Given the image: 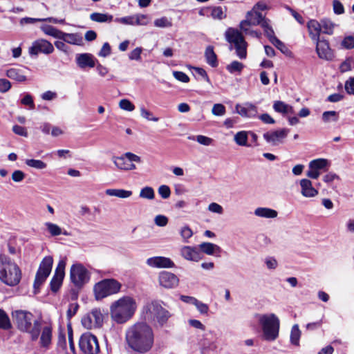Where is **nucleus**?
Wrapping results in <instances>:
<instances>
[{
	"mask_svg": "<svg viewBox=\"0 0 354 354\" xmlns=\"http://www.w3.org/2000/svg\"><path fill=\"white\" fill-rule=\"evenodd\" d=\"M180 234L183 240V242L187 243L188 239L192 236L193 232L189 226L185 225L180 229Z\"/></svg>",
	"mask_w": 354,
	"mask_h": 354,
	"instance_id": "3c124183",
	"label": "nucleus"
},
{
	"mask_svg": "<svg viewBox=\"0 0 354 354\" xmlns=\"http://www.w3.org/2000/svg\"><path fill=\"white\" fill-rule=\"evenodd\" d=\"M140 115L142 118L147 119V120L158 122L159 118L157 117H153V113L146 109L145 107L140 108Z\"/></svg>",
	"mask_w": 354,
	"mask_h": 354,
	"instance_id": "13d9d810",
	"label": "nucleus"
},
{
	"mask_svg": "<svg viewBox=\"0 0 354 354\" xmlns=\"http://www.w3.org/2000/svg\"><path fill=\"white\" fill-rule=\"evenodd\" d=\"M119 106L121 109L127 111H133L135 109L134 104L127 99H122L119 102Z\"/></svg>",
	"mask_w": 354,
	"mask_h": 354,
	"instance_id": "6e6d98bb",
	"label": "nucleus"
},
{
	"mask_svg": "<svg viewBox=\"0 0 354 354\" xmlns=\"http://www.w3.org/2000/svg\"><path fill=\"white\" fill-rule=\"evenodd\" d=\"M226 41L234 46L237 57L241 59L247 57L248 43L245 41L242 30L234 28H228L225 32Z\"/></svg>",
	"mask_w": 354,
	"mask_h": 354,
	"instance_id": "423d86ee",
	"label": "nucleus"
},
{
	"mask_svg": "<svg viewBox=\"0 0 354 354\" xmlns=\"http://www.w3.org/2000/svg\"><path fill=\"white\" fill-rule=\"evenodd\" d=\"M266 19L258 11H249L246 14V19L239 24V28L242 31H248V27L261 25Z\"/></svg>",
	"mask_w": 354,
	"mask_h": 354,
	"instance_id": "4468645a",
	"label": "nucleus"
},
{
	"mask_svg": "<svg viewBox=\"0 0 354 354\" xmlns=\"http://www.w3.org/2000/svg\"><path fill=\"white\" fill-rule=\"evenodd\" d=\"M150 317L153 315L160 324H165L171 317V313L164 308L158 301H152L147 306Z\"/></svg>",
	"mask_w": 354,
	"mask_h": 354,
	"instance_id": "ddd939ff",
	"label": "nucleus"
},
{
	"mask_svg": "<svg viewBox=\"0 0 354 354\" xmlns=\"http://www.w3.org/2000/svg\"><path fill=\"white\" fill-rule=\"evenodd\" d=\"M307 28L309 36L313 41L319 39L320 33L322 32L320 22L315 19H310L307 23Z\"/></svg>",
	"mask_w": 354,
	"mask_h": 354,
	"instance_id": "a878e982",
	"label": "nucleus"
},
{
	"mask_svg": "<svg viewBox=\"0 0 354 354\" xmlns=\"http://www.w3.org/2000/svg\"><path fill=\"white\" fill-rule=\"evenodd\" d=\"M342 46L346 49H352L354 48V37L347 36L342 41Z\"/></svg>",
	"mask_w": 354,
	"mask_h": 354,
	"instance_id": "680f3d73",
	"label": "nucleus"
},
{
	"mask_svg": "<svg viewBox=\"0 0 354 354\" xmlns=\"http://www.w3.org/2000/svg\"><path fill=\"white\" fill-rule=\"evenodd\" d=\"M301 186V194L306 198L315 197L318 191L313 187L312 182L306 178L301 179L299 182Z\"/></svg>",
	"mask_w": 354,
	"mask_h": 354,
	"instance_id": "5701e85b",
	"label": "nucleus"
},
{
	"mask_svg": "<svg viewBox=\"0 0 354 354\" xmlns=\"http://www.w3.org/2000/svg\"><path fill=\"white\" fill-rule=\"evenodd\" d=\"M79 346L80 350L85 354H97L100 351L97 337L90 333H84L80 337Z\"/></svg>",
	"mask_w": 354,
	"mask_h": 354,
	"instance_id": "9d476101",
	"label": "nucleus"
},
{
	"mask_svg": "<svg viewBox=\"0 0 354 354\" xmlns=\"http://www.w3.org/2000/svg\"><path fill=\"white\" fill-rule=\"evenodd\" d=\"M212 17L214 19H222L225 17L221 7H215L212 10Z\"/></svg>",
	"mask_w": 354,
	"mask_h": 354,
	"instance_id": "338daca9",
	"label": "nucleus"
},
{
	"mask_svg": "<svg viewBox=\"0 0 354 354\" xmlns=\"http://www.w3.org/2000/svg\"><path fill=\"white\" fill-rule=\"evenodd\" d=\"M12 328L10 319L7 313L0 308V328L9 330Z\"/></svg>",
	"mask_w": 354,
	"mask_h": 354,
	"instance_id": "e433bc0d",
	"label": "nucleus"
},
{
	"mask_svg": "<svg viewBox=\"0 0 354 354\" xmlns=\"http://www.w3.org/2000/svg\"><path fill=\"white\" fill-rule=\"evenodd\" d=\"M11 315L19 330L28 333L32 341L38 339L41 332V322L35 319L30 312L24 310H15L12 312Z\"/></svg>",
	"mask_w": 354,
	"mask_h": 354,
	"instance_id": "f03ea898",
	"label": "nucleus"
},
{
	"mask_svg": "<svg viewBox=\"0 0 354 354\" xmlns=\"http://www.w3.org/2000/svg\"><path fill=\"white\" fill-rule=\"evenodd\" d=\"M59 39L72 45H82L83 39L80 33H66L62 32Z\"/></svg>",
	"mask_w": 354,
	"mask_h": 354,
	"instance_id": "bb28decb",
	"label": "nucleus"
},
{
	"mask_svg": "<svg viewBox=\"0 0 354 354\" xmlns=\"http://www.w3.org/2000/svg\"><path fill=\"white\" fill-rule=\"evenodd\" d=\"M333 11L336 15H342L344 13V8L342 3L338 0H333Z\"/></svg>",
	"mask_w": 354,
	"mask_h": 354,
	"instance_id": "69168bd1",
	"label": "nucleus"
},
{
	"mask_svg": "<svg viewBox=\"0 0 354 354\" xmlns=\"http://www.w3.org/2000/svg\"><path fill=\"white\" fill-rule=\"evenodd\" d=\"M198 247L203 253L207 255H214L216 253H220L221 251L218 245L209 242H203Z\"/></svg>",
	"mask_w": 354,
	"mask_h": 354,
	"instance_id": "c85d7f7f",
	"label": "nucleus"
},
{
	"mask_svg": "<svg viewBox=\"0 0 354 354\" xmlns=\"http://www.w3.org/2000/svg\"><path fill=\"white\" fill-rule=\"evenodd\" d=\"M113 162L115 166L120 170L131 171L136 169V166L133 162L140 163L141 158L131 152H126L121 156H113Z\"/></svg>",
	"mask_w": 354,
	"mask_h": 354,
	"instance_id": "6e6552de",
	"label": "nucleus"
},
{
	"mask_svg": "<svg viewBox=\"0 0 354 354\" xmlns=\"http://www.w3.org/2000/svg\"><path fill=\"white\" fill-rule=\"evenodd\" d=\"M205 57L208 64L212 67H216L218 65L217 56L214 51L212 46L207 47L205 52Z\"/></svg>",
	"mask_w": 354,
	"mask_h": 354,
	"instance_id": "72a5a7b5",
	"label": "nucleus"
},
{
	"mask_svg": "<svg viewBox=\"0 0 354 354\" xmlns=\"http://www.w3.org/2000/svg\"><path fill=\"white\" fill-rule=\"evenodd\" d=\"M174 77L180 82L187 83L189 82V77L187 74L182 71H174Z\"/></svg>",
	"mask_w": 354,
	"mask_h": 354,
	"instance_id": "0e129e2a",
	"label": "nucleus"
},
{
	"mask_svg": "<svg viewBox=\"0 0 354 354\" xmlns=\"http://www.w3.org/2000/svg\"><path fill=\"white\" fill-rule=\"evenodd\" d=\"M345 90L348 94L354 95V77H350L345 82Z\"/></svg>",
	"mask_w": 354,
	"mask_h": 354,
	"instance_id": "774afa93",
	"label": "nucleus"
},
{
	"mask_svg": "<svg viewBox=\"0 0 354 354\" xmlns=\"http://www.w3.org/2000/svg\"><path fill=\"white\" fill-rule=\"evenodd\" d=\"M114 21L117 23L124 25L134 26L133 15L115 18Z\"/></svg>",
	"mask_w": 354,
	"mask_h": 354,
	"instance_id": "052dcab7",
	"label": "nucleus"
},
{
	"mask_svg": "<svg viewBox=\"0 0 354 354\" xmlns=\"http://www.w3.org/2000/svg\"><path fill=\"white\" fill-rule=\"evenodd\" d=\"M180 254L188 261H198L202 259L201 252L196 247L183 246L180 249Z\"/></svg>",
	"mask_w": 354,
	"mask_h": 354,
	"instance_id": "4be33fe9",
	"label": "nucleus"
},
{
	"mask_svg": "<svg viewBox=\"0 0 354 354\" xmlns=\"http://www.w3.org/2000/svg\"><path fill=\"white\" fill-rule=\"evenodd\" d=\"M54 51L53 44L46 39H37L35 41L29 48L31 55H37L39 53L49 55Z\"/></svg>",
	"mask_w": 354,
	"mask_h": 354,
	"instance_id": "2eb2a0df",
	"label": "nucleus"
},
{
	"mask_svg": "<svg viewBox=\"0 0 354 354\" xmlns=\"http://www.w3.org/2000/svg\"><path fill=\"white\" fill-rule=\"evenodd\" d=\"M103 323V314L100 308H94L82 319L83 326L87 329L97 328Z\"/></svg>",
	"mask_w": 354,
	"mask_h": 354,
	"instance_id": "f8f14e48",
	"label": "nucleus"
},
{
	"mask_svg": "<svg viewBox=\"0 0 354 354\" xmlns=\"http://www.w3.org/2000/svg\"><path fill=\"white\" fill-rule=\"evenodd\" d=\"M136 309L135 299L130 296H124L111 304V317L118 324H124L132 318Z\"/></svg>",
	"mask_w": 354,
	"mask_h": 354,
	"instance_id": "7ed1b4c3",
	"label": "nucleus"
},
{
	"mask_svg": "<svg viewBox=\"0 0 354 354\" xmlns=\"http://www.w3.org/2000/svg\"><path fill=\"white\" fill-rule=\"evenodd\" d=\"M154 25L158 28H167L171 27L172 24L169 21L167 17H163L160 19H157L154 21Z\"/></svg>",
	"mask_w": 354,
	"mask_h": 354,
	"instance_id": "4d7b16f0",
	"label": "nucleus"
},
{
	"mask_svg": "<svg viewBox=\"0 0 354 354\" xmlns=\"http://www.w3.org/2000/svg\"><path fill=\"white\" fill-rule=\"evenodd\" d=\"M149 19L147 15L137 14L133 15L134 26H146L148 24Z\"/></svg>",
	"mask_w": 354,
	"mask_h": 354,
	"instance_id": "09e8293b",
	"label": "nucleus"
},
{
	"mask_svg": "<svg viewBox=\"0 0 354 354\" xmlns=\"http://www.w3.org/2000/svg\"><path fill=\"white\" fill-rule=\"evenodd\" d=\"M121 287V283L114 279H103L95 283L93 287L95 298L100 300L116 294L120 292Z\"/></svg>",
	"mask_w": 354,
	"mask_h": 354,
	"instance_id": "0eeeda50",
	"label": "nucleus"
},
{
	"mask_svg": "<svg viewBox=\"0 0 354 354\" xmlns=\"http://www.w3.org/2000/svg\"><path fill=\"white\" fill-rule=\"evenodd\" d=\"M65 266L66 261L60 260L56 268L55 275L50 281L51 290L53 292H56L62 285L64 277Z\"/></svg>",
	"mask_w": 354,
	"mask_h": 354,
	"instance_id": "a211bd4d",
	"label": "nucleus"
},
{
	"mask_svg": "<svg viewBox=\"0 0 354 354\" xmlns=\"http://www.w3.org/2000/svg\"><path fill=\"white\" fill-rule=\"evenodd\" d=\"M26 177V174L21 170H15L12 172L11 178L15 183L22 182Z\"/></svg>",
	"mask_w": 354,
	"mask_h": 354,
	"instance_id": "bf43d9fd",
	"label": "nucleus"
},
{
	"mask_svg": "<svg viewBox=\"0 0 354 354\" xmlns=\"http://www.w3.org/2000/svg\"><path fill=\"white\" fill-rule=\"evenodd\" d=\"M244 68V65L238 61H233L226 66V69L230 73H241Z\"/></svg>",
	"mask_w": 354,
	"mask_h": 354,
	"instance_id": "79ce46f5",
	"label": "nucleus"
},
{
	"mask_svg": "<svg viewBox=\"0 0 354 354\" xmlns=\"http://www.w3.org/2000/svg\"><path fill=\"white\" fill-rule=\"evenodd\" d=\"M21 278L19 267L9 257L0 255V280L8 286H14L19 283Z\"/></svg>",
	"mask_w": 354,
	"mask_h": 354,
	"instance_id": "20e7f679",
	"label": "nucleus"
},
{
	"mask_svg": "<svg viewBox=\"0 0 354 354\" xmlns=\"http://www.w3.org/2000/svg\"><path fill=\"white\" fill-rule=\"evenodd\" d=\"M316 43V52L320 59L326 60H331L333 54L330 48L329 43L326 39H318L315 41Z\"/></svg>",
	"mask_w": 354,
	"mask_h": 354,
	"instance_id": "f3484780",
	"label": "nucleus"
},
{
	"mask_svg": "<svg viewBox=\"0 0 354 354\" xmlns=\"http://www.w3.org/2000/svg\"><path fill=\"white\" fill-rule=\"evenodd\" d=\"M105 193L108 196H115L120 198H127L133 194L131 191L122 189H108L105 191Z\"/></svg>",
	"mask_w": 354,
	"mask_h": 354,
	"instance_id": "7c9ffc66",
	"label": "nucleus"
},
{
	"mask_svg": "<svg viewBox=\"0 0 354 354\" xmlns=\"http://www.w3.org/2000/svg\"><path fill=\"white\" fill-rule=\"evenodd\" d=\"M147 264L153 268H173L174 266V262L167 257H154L149 258L147 260Z\"/></svg>",
	"mask_w": 354,
	"mask_h": 354,
	"instance_id": "aec40b11",
	"label": "nucleus"
},
{
	"mask_svg": "<svg viewBox=\"0 0 354 354\" xmlns=\"http://www.w3.org/2000/svg\"><path fill=\"white\" fill-rule=\"evenodd\" d=\"M28 68L24 66L11 68L6 71V76L19 82L26 81V73Z\"/></svg>",
	"mask_w": 354,
	"mask_h": 354,
	"instance_id": "412c9836",
	"label": "nucleus"
},
{
	"mask_svg": "<svg viewBox=\"0 0 354 354\" xmlns=\"http://www.w3.org/2000/svg\"><path fill=\"white\" fill-rule=\"evenodd\" d=\"M57 351L59 353L68 354L66 351V340L64 333H59L58 336Z\"/></svg>",
	"mask_w": 354,
	"mask_h": 354,
	"instance_id": "4c0bfd02",
	"label": "nucleus"
},
{
	"mask_svg": "<svg viewBox=\"0 0 354 354\" xmlns=\"http://www.w3.org/2000/svg\"><path fill=\"white\" fill-rule=\"evenodd\" d=\"M301 336V331L297 324H295L291 330L290 342L292 344L298 346L299 338Z\"/></svg>",
	"mask_w": 354,
	"mask_h": 354,
	"instance_id": "a18cd8bd",
	"label": "nucleus"
},
{
	"mask_svg": "<svg viewBox=\"0 0 354 354\" xmlns=\"http://www.w3.org/2000/svg\"><path fill=\"white\" fill-rule=\"evenodd\" d=\"M189 139L196 140L198 143L205 146H209L212 145L213 140L211 138L198 135L194 138V137H189Z\"/></svg>",
	"mask_w": 354,
	"mask_h": 354,
	"instance_id": "5fc2aeb1",
	"label": "nucleus"
},
{
	"mask_svg": "<svg viewBox=\"0 0 354 354\" xmlns=\"http://www.w3.org/2000/svg\"><path fill=\"white\" fill-rule=\"evenodd\" d=\"M320 24L322 30L324 34L327 35H332L333 33L334 28L337 26L335 23L327 18L321 19Z\"/></svg>",
	"mask_w": 354,
	"mask_h": 354,
	"instance_id": "f704fd0d",
	"label": "nucleus"
},
{
	"mask_svg": "<svg viewBox=\"0 0 354 354\" xmlns=\"http://www.w3.org/2000/svg\"><path fill=\"white\" fill-rule=\"evenodd\" d=\"M259 322L263 330V338L269 342L275 340L279 336L280 322L273 313L259 315Z\"/></svg>",
	"mask_w": 354,
	"mask_h": 354,
	"instance_id": "39448f33",
	"label": "nucleus"
},
{
	"mask_svg": "<svg viewBox=\"0 0 354 354\" xmlns=\"http://www.w3.org/2000/svg\"><path fill=\"white\" fill-rule=\"evenodd\" d=\"M126 342L133 351L140 354H145L153 347L154 342L153 330L145 322L136 323L127 330Z\"/></svg>",
	"mask_w": 354,
	"mask_h": 354,
	"instance_id": "f257e3e1",
	"label": "nucleus"
},
{
	"mask_svg": "<svg viewBox=\"0 0 354 354\" xmlns=\"http://www.w3.org/2000/svg\"><path fill=\"white\" fill-rule=\"evenodd\" d=\"M142 52V48L141 47H137L129 53V58L131 60L139 61L141 59Z\"/></svg>",
	"mask_w": 354,
	"mask_h": 354,
	"instance_id": "e2e57ef3",
	"label": "nucleus"
},
{
	"mask_svg": "<svg viewBox=\"0 0 354 354\" xmlns=\"http://www.w3.org/2000/svg\"><path fill=\"white\" fill-rule=\"evenodd\" d=\"M90 19L99 23L111 22L113 20V16L108 14L93 12L90 15Z\"/></svg>",
	"mask_w": 354,
	"mask_h": 354,
	"instance_id": "c9c22d12",
	"label": "nucleus"
},
{
	"mask_svg": "<svg viewBox=\"0 0 354 354\" xmlns=\"http://www.w3.org/2000/svg\"><path fill=\"white\" fill-rule=\"evenodd\" d=\"M289 133V130L287 129H282L280 130L269 131L263 134L264 139L267 142L272 145L276 146L283 142Z\"/></svg>",
	"mask_w": 354,
	"mask_h": 354,
	"instance_id": "dca6fc26",
	"label": "nucleus"
},
{
	"mask_svg": "<svg viewBox=\"0 0 354 354\" xmlns=\"http://www.w3.org/2000/svg\"><path fill=\"white\" fill-rule=\"evenodd\" d=\"M139 196L142 198L153 200L155 197L154 190L151 187H145L140 190Z\"/></svg>",
	"mask_w": 354,
	"mask_h": 354,
	"instance_id": "8fccbe9b",
	"label": "nucleus"
},
{
	"mask_svg": "<svg viewBox=\"0 0 354 354\" xmlns=\"http://www.w3.org/2000/svg\"><path fill=\"white\" fill-rule=\"evenodd\" d=\"M53 263V259L50 256L44 257L39 265L34 282L35 288H38L49 276Z\"/></svg>",
	"mask_w": 354,
	"mask_h": 354,
	"instance_id": "9b49d317",
	"label": "nucleus"
},
{
	"mask_svg": "<svg viewBox=\"0 0 354 354\" xmlns=\"http://www.w3.org/2000/svg\"><path fill=\"white\" fill-rule=\"evenodd\" d=\"M226 109L225 106L222 104H214L212 113L216 116H222L225 114Z\"/></svg>",
	"mask_w": 354,
	"mask_h": 354,
	"instance_id": "864d4df0",
	"label": "nucleus"
},
{
	"mask_svg": "<svg viewBox=\"0 0 354 354\" xmlns=\"http://www.w3.org/2000/svg\"><path fill=\"white\" fill-rule=\"evenodd\" d=\"M71 282L77 288H82L90 279L87 269L81 263L73 264L70 270Z\"/></svg>",
	"mask_w": 354,
	"mask_h": 354,
	"instance_id": "1a4fd4ad",
	"label": "nucleus"
},
{
	"mask_svg": "<svg viewBox=\"0 0 354 354\" xmlns=\"http://www.w3.org/2000/svg\"><path fill=\"white\" fill-rule=\"evenodd\" d=\"M273 109L276 112L282 114L294 113L292 106L282 101H275L273 104Z\"/></svg>",
	"mask_w": 354,
	"mask_h": 354,
	"instance_id": "2f4dec72",
	"label": "nucleus"
},
{
	"mask_svg": "<svg viewBox=\"0 0 354 354\" xmlns=\"http://www.w3.org/2000/svg\"><path fill=\"white\" fill-rule=\"evenodd\" d=\"M25 163L28 167L37 169H44L47 167L46 163L40 160L27 159L26 160Z\"/></svg>",
	"mask_w": 354,
	"mask_h": 354,
	"instance_id": "49530a36",
	"label": "nucleus"
},
{
	"mask_svg": "<svg viewBox=\"0 0 354 354\" xmlns=\"http://www.w3.org/2000/svg\"><path fill=\"white\" fill-rule=\"evenodd\" d=\"M270 42L283 54L286 55L288 53H289V50L284 44V43L280 41L277 37H275L273 38Z\"/></svg>",
	"mask_w": 354,
	"mask_h": 354,
	"instance_id": "603ef678",
	"label": "nucleus"
},
{
	"mask_svg": "<svg viewBox=\"0 0 354 354\" xmlns=\"http://www.w3.org/2000/svg\"><path fill=\"white\" fill-rule=\"evenodd\" d=\"M76 62L81 68H85L86 67L93 68L95 66V58L89 53L77 55Z\"/></svg>",
	"mask_w": 354,
	"mask_h": 354,
	"instance_id": "b1692460",
	"label": "nucleus"
},
{
	"mask_svg": "<svg viewBox=\"0 0 354 354\" xmlns=\"http://www.w3.org/2000/svg\"><path fill=\"white\" fill-rule=\"evenodd\" d=\"M46 230L52 236H57L60 234L68 236L69 234L66 231H62V229L57 224L46 222L44 223Z\"/></svg>",
	"mask_w": 354,
	"mask_h": 354,
	"instance_id": "473e14b6",
	"label": "nucleus"
},
{
	"mask_svg": "<svg viewBox=\"0 0 354 354\" xmlns=\"http://www.w3.org/2000/svg\"><path fill=\"white\" fill-rule=\"evenodd\" d=\"M322 119L325 123L337 122L338 120V113L335 111H324L322 113Z\"/></svg>",
	"mask_w": 354,
	"mask_h": 354,
	"instance_id": "37998d69",
	"label": "nucleus"
},
{
	"mask_svg": "<svg viewBox=\"0 0 354 354\" xmlns=\"http://www.w3.org/2000/svg\"><path fill=\"white\" fill-rule=\"evenodd\" d=\"M328 165V160L323 158H319L316 160H313L310 162L308 167L320 171L321 169L325 168Z\"/></svg>",
	"mask_w": 354,
	"mask_h": 354,
	"instance_id": "c03bdc74",
	"label": "nucleus"
},
{
	"mask_svg": "<svg viewBox=\"0 0 354 354\" xmlns=\"http://www.w3.org/2000/svg\"><path fill=\"white\" fill-rule=\"evenodd\" d=\"M236 111L242 117L253 118L257 114V107L252 104H245L243 106L236 104L235 106Z\"/></svg>",
	"mask_w": 354,
	"mask_h": 354,
	"instance_id": "393cba45",
	"label": "nucleus"
},
{
	"mask_svg": "<svg viewBox=\"0 0 354 354\" xmlns=\"http://www.w3.org/2000/svg\"><path fill=\"white\" fill-rule=\"evenodd\" d=\"M234 140L239 146H248V133L246 131H242L236 133L234 136Z\"/></svg>",
	"mask_w": 354,
	"mask_h": 354,
	"instance_id": "58836bf2",
	"label": "nucleus"
},
{
	"mask_svg": "<svg viewBox=\"0 0 354 354\" xmlns=\"http://www.w3.org/2000/svg\"><path fill=\"white\" fill-rule=\"evenodd\" d=\"M42 31L48 35H50L55 38L59 39L61 33L62 31L48 25H44L41 27Z\"/></svg>",
	"mask_w": 354,
	"mask_h": 354,
	"instance_id": "ea45409f",
	"label": "nucleus"
},
{
	"mask_svg": "<svg viewBox=\"0 0 354 354\" xmlns=\"http://www.w3.org/2000/svg\"><path fill=\"white\" fill-rule=\"evenodd\" d=\"M254 215L258 217L274 218L278 213L276 210L268 207H258L254 210Z\"/></svg>",
	"mask_w": 354,
	"mask_h": 354,
	"instance_id": "c756f323",
	"label": "nucleus"
},
{
	"mask_svg": "<svg viewBox=\"0 0 354 354\" xmlns=\"http://www.w3.org/2000/svg\"><path fill=\"white\" fill-rule=\"evenodd\" d=\"M41 334L40 337V345L41 347L48 348L51 344L52 328L50 326L41 328Z\"/></svg>",
	"mask_w": 354,
	"mask_h": 354,
	"instance_id": "cd10ccee",
	"label": "nucleus"
},
{
	"mask_svg": "<svg viewBox=\"0 0 354 354\" xmlns=\"http://www.w3.org/2000/svg\"><path fill=\"white\" fill-rule=\"evenodd\" d=\"M159 283L165 288H174L178 284V278L169 272H161L158 277Z\"/></svg>",
	"mask_w": 354,
	"mask_h": 354,
	"instance_id": "6ab92c4d",
	"label": "nucleus"
},
{
	"mask_svg": "<svg viewBox=\"0 0 354 354\" xmlns=\"http://www.w3.org/2000/svg\"><path fill=\"white\" fill-rule=\"evenodd\" d=\"M354 68V59L353 57L346 58L340 65L339 71L341 73H346L351 71Z\"/></svg>",
	"mask_w": 354,
	"mask_h": 354,
	"instance_id": "de8ad7c7",
	"label": "nucleus"
},
{
	"mask_svg": "<svg viewBox=\"0 0 354 354\" xmlns=\"http://www.w3.org/2000/svg\"><path fill=\"white\" fill-rule=\"evenodd\" d=\"M261 26L264 30V33L266 35V37L268 38L270 41L275 37L274 32L272 29V28L270 25V20L266 19L265 21H263Z\"/></svg>",
	"mask_w": 354,
	"mask_h": 354,
	"instance_id": "a19ab883",
	"label": "nucleus"
}]
</instances>
